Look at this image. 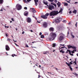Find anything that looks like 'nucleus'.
Segmentation results:
<instances>
[{"mask_svg":"<svg viewBox=\"0 0 78 78\" xmlns=\"http://www.w3.org/2000/svg\"><path fill=\"white\" fill-rule=\"evenodd\" d=\"M56 37V33L51 32L50 34V37L49 38V41H53L55 40V37Z\"/></svg>","mask_w":78,"mask_h":78,"instance_id":"obj_1","label":"nucleus"},{"mask_svg":"<svg viewBox=\"0 0 78 78\" xmlns=\"http://www.w3.org/2000/svg\"><path fill=\"white\" fill-rule=\"evenodd\" d=\"M58 11H54L50 13L49 16H54L58 14Z\"/></svg>","mask_w":78,"mask_h":78,"instance_id":"obj_2","label":"nucleus"},{"mask_svg":"<svg viewBox=\"0 0 78 78\" xmlns=\"http://www.w3.org/2000/svg\"><path fill=\"white\" fill-rule=\"evenodd\" d=\"M48 8L49 10H52V9H54V8H55L54 6L53 5H49Z\"/></svg>","mask_w":78,"mask_h":78,"instance_id":"obj_3","label":"nucleus"},{"mask_svg":"<svg viewBox=\"0 0 78 78\" xmlns=\"http://www.w3.org/2000/svg\"><path fill=\"white\" fill-rule=\"evenodd\" d=\"M60 19L59 18H56L55 20V23H59L60 22Z\"/></svg>","mask_w":78,"mask_h":78,"instance_id":"obj_4","label":"nucleus"},{"mask_svg":"<svg viewBox=\"0 0 78 78\" xmlns=\"http://www.w3.org/2000/svg\"><path fill=\"white\" fill-rule=\"evenodd\" d=\"M16 7H17V9L19 11L20 10L22 9V6L19 5V4H17L16 5Z\"/></svg>","mask_w":78,"mask_h":78,"instance_id":"obj_5","label":"nucleus"},{"mask_svg":"<svg viewBox=\"0 0 78 78\" xmlns=\"http://www.w3.org/2000/svg\"><path fill=\"white\" fill-rule=\"evenodd\" d=\"M27 21L28 23H31V20L30 18L27 17Z\"/></svg>","mask_w":78,"mask_h":78,"instance_id":"obj_6","label":"nucleus"},{"mask_svg":"<svg viewBox=\"0 0 78 78\" xmlns=\"http://www.w3.org/2000/svg\"><path fill=\"white\" fill-rule=\"evenodd\" d=\"M66 64H67L68 66H69V68L70 70H71V71H72V68L71 67V65H70V64L69 63H68L67 62H66Z\"/></svg>","mask_w":78,"mask_h":78,"instance_id":"obj_7","label":"nucleus"},{"mask_svg":"<svg viewBox=\"0 0 78 78\" xmlns=\"http://www.w3.org/2000/svg\"><path fill=\"white\" fill-rule=\"evenodd\" d=\"M64 38V37L63 36H62V35L60 36L59 38V41H62V40H63Z\"/></svg>","mask_w":78,"mask_h":78,"instance_id":"obj_8","label":"nucleus"},{"mask_svg":"<svg viewBox=\"0 0 78 78\" xmlns=\"http://www.w3.org/2000/svg\"><path fill=\"white\" fill-rule=\"evenodd\" d=\"M43 27H44V28H47V22H44L43 24Z\"/></svg>","mask_w":78,"mask_h":78,"instance_id":"obj_9","label":"nucleus"},{"mask_svg":"<svg viewBox=\"0 0 78 78\" xmlns=\"http://www.w3.org/2000/svg\"><path fill=\"white\" fill-rule=\"evenodd\" d=\"M5 50H6V51H9L10 48L8 45H5Z\"/></svg>","mask_w":78,"mask_h":78,"instance_id":"obj_10","label":"nucleus"},{"mask_svg":"<svg viewBox=\"0 0 78 78\" xmlns=\"http://www.w3.org/2000/svg\"><path fill=\"white\" fill-rule=\"evenodd\" d=\"M41 18H42L44 19H47V16H45L44 15H42L41 16Z\"/></svg>","mask_w":78,"mask_h":78,"instance_id":"obj_11","label":"nucleus"},{"mask_svg":"<svg viewBox=\"0 0 78 78\" xmlns=\"http://www.w3.org/2000/svg\"><path fill=\"white\" fill-rule=\"evenodd\" d=\"M49 31H52V32H53V31H54V28L53 27H50L49 29Z\"/></svg>","mask_w":78,"mask_h":78,"instance_id":"obj_12","label":"nucleus"},{"mask_svg":"<svg viewBox=\"0 0 78 78\" xmlns=\"http://www.w3.org/2000/svg\"><path fill=\"white\" fill-rule=\"evenodd\" d=\"M28 12H27V11H25L24 13V15L25 16H28Z\"/></svg>","mask_w":78,"mask_h":78,"instance_id":"obj_13","label":"nucleus"},{"mask_svg":"<svg viewBox=\"0 0 78 78\" xmlns=\"http://www.w3.org/2000/svg\"><path fill=\"white\" fill-rule=\"evenodd\" d=\"M57 5L58 6V8L60 7V6H61V3L59 2H58V3L57 4Z\"/></svg>","mask_w":78,"mask_h":78,"instance_id":"obj_14","label":"nucleus"},{"mask_svg":"<svg viewBox=\"0 0 78 78\" xmlns=\"http://www.w3.org/2000/svg\"><path fill=\"white\" fill-rule=\"evenodd\" d=\"M32 10L33 11V12L34 13H35V12H36V10L34 8H32Z\"/></svg>","mask_w":78,"mask_h":78,"instance_id":"obj_15","label":"nucleus"},{"mask_svg":"<svg viewBox=\"0 0 78 78\" xmlns=\"http://www.w3.org/2000/svg\"><path fill=\"white\" fill-rule=\"evenodd\" d=\"M63 49H62L60 51V52L61 53H62L63 54L65 53V51H63Z\"/></svg>","mask_w":78,"mask_h":78,"instance_id":"obj_16","label":"nucleus"},{"mask_svg":"<svg viewBox=\"0 0 78 78\" xmlns=\"http://www.w3.org/2000/svg\"><path fill=\"white\" fill-rule=\"evenodd\" d=\"M67 47H68V48H71L72 47V46H71L70 45H68Z\"/></svg>","mask_w":78,"mask_h":78,"instance_id":"obj_17","label":"nucleus"},{"mask_svg":"<svg viewBox=\"0 0 78 78\" xmlns=\"http://www.w3.org/2000/svg\"><path fill=\"white\" fill-rule=\"evenodd\" d=\"M77 11H76V10L75 9L73 11V13H74V14H76Z\"/></svg>","mask_w":78,"mask_h":78,"instance_id":"obj_18","label":"nucleus"},{"mask_svg":"<svg viewBox=\"0 0 78 78\" xmlns=\"http://www.w3.org/2000/svg\"><path fill=\"white\" fill-rule=\"evenodd\" d=\"M48 53H49V52H43V54H46V55H48Z\"/></svg>","mask_w":78,"mask_h":78,"instance_id":"obj_19","label":"nucleus"},{"mask_svg":"<svg viewBox=\"0 0 78 78\" xmlns=\"http://www.w3.org/2000/svg\"><path fill=\"white\" fill-rule=\"evenodd\" d=\"M3 3V0H0V4H2Z\"/></svg>","mask_w":78,"mask_h":78,"instance_id":"obj_20","label":"nucleus"},{"mask_svg":"<svg viewBox=\"0 0 78 78\" xmlns=\"http://www.w3.org/2000/svg\"><path fill=\"white\" fill-rule=\"evenodd\" d=\"M64 6H68V3L64 2Z\"/></svg>","mask_w":78,"mask_h":78,"instance_id":"obj_21","label":"nucleus"},{"mask_svg":"<svg viewBox=\"0 0 78 78\" xmlns=\"http://www.w3.org/2000/svg\"><path fill=\"white\" fill-rule=\"evenodd\" d=\"M59 36H64V34H63L62 33H61L59 34Z\"/></svg>","mask_w":78,"mask_h":78,"instance_id":"obj_22","label":"nucleus"},{"mask_svg":"<svg viewBox=\"0 0 78 78\" xmlns=\"http://www.w3.org/2000/svg\"><path fill=\"white\" fill-rule=\"evenodd\" d=\"M76 59H75V61L73 62V64H75V65H76Z\"/></svg>","mask_w":78,"mask_h":78,"instance_id":"obj_23","label":"nucleus"},{"mask_svg":"<svg viewBox=\"0 0 78 78\" xmlns=\"http://www.w3.org/2000/svg\"><path fill=\"white\" fill-rule=\"evenodd\" d=\"M41 38H42V39H43V38H44V35H41Z\"/></svg>","mask_w":78,"mask_h":78,"instance_id":"obj_24","label":"nucleus"},{"mask_svg":"<svg viewBox=\"0 0 78 78\" xmlns=\"http://www.w3.org/2000/svg\"><path fill=\"white\" fill-rule=\"evenodd\" d=\"M62 9H61L58 12V13L62 12Z\"/></svg>","mask_w":78,"mask_h":78,"instance_id":"obj_25","label":"nucleus"},{"mask_svg":"<svg viewBox=\"0 0 78 78\" xmlns=\"http://www.w3.org/2000/svg\"><path fill=\"white\" fill-rule=\"evenodd\" d=\"M43 3L45 5H48V2H43Z\"/></svg>","mask_w":78,"mask_h":78,"instance_id":"obj_26","label":"nucleus"},{"mask_svg":"<svg viewBox=\"0 0 78 78\" xmlns=\"http://www.w3.org/2000/svg\"><path fill=\"white\" fill-rule=\"evenodd\" d=\"M49 16V13H47L45 15V16Z\"/></svg>","mask_w":78,"mask_h":78,"instance_id":"obj_27","label":"nucleus"},{"mask_svg":"<svg viewBox=\"0 0 78 78\" xmlns=\"http://www.w3.org/2000/svg\"><path fill=\"white\" fill-rule=\"evenodd\" d=\"M52 47H56V44H53Z\"/></svg>","mask_w":78,"mask_h":78,"instance_id":"obj_28","label":"nucleus"},{"mask_svg":"<svg viewBox=\"0 0 78 78\" xmlns=\"http://www.w3.org/2000/svg\"><path fill=\"white\" fill-rule=\"evenodd\" d=\"M72 48H73V49H75L76 48V47L75 46H72Z\"/></svg>","mask_w":78,"mask_h":78,"instance_id":"obj_29","label":"nucleus"},{"mask_svg":"<svg viewBox=\"0 0 78 78\" xmlns=\"http://www.w3.org/2000/svg\"><path fill=\"white\" fill-rule=\"evenodd\" d=\"M73 73L74 74V75H76V76H78L77 75H78V74H76V73Z\"/></svg>","mask_w":78,"mask_h":78,"instance_id":"obj_30","label":"nucleus"},{"mask_svg":"<svg viewBox=\"0 0 78 78\" xmlns=\"http://www.w3.org/2000/svg\"><path fill=\"white\" fill-rule=\"evenodd\" d=\"M33 67H35V66H36V64L35 63H33Z\"/></svg>","mask_w":78,"mask_h":78,"instance_id":"obj_31","label":"nucleus"},{"mask_svg":"<svg viewBox=\"0 0 78 78\" xmlns=\"http://www.w3.org/2000/svg\"><path fill=\"white\" fill-rule=\"evenodd\" d=\"M48 1L50 2H53V1H54V0H49Z\"/></svg>","mask_w":78,"mask_h":78,"instance_id":"obj_32","label":"nucleus"},{"mask_svg":"<svg viewBox=\"0 0 78 78\" xmlns=\"http://www.w3.org/2000/svg\"><path fill=\"white\" fill-rule=\"evenodd\" d=\"M71 53H75V51H74L73 50V51H71Z\"/></svg>","mask_w":78,"mask_h":78,"instance_id":"obj_33","label":"nucleus"},{"mask_svg":"<svg viewBox=\"0 0 78 78\" xmlns=\"http://www.w3.org/2000/svg\"><path fill=\"white\" fill-rule=\"evenodd\" d=\"M53 5H54L55 7H56V5L55 4H53Z\"/></svg>","mask_w":78,"mask_h":78,"instance_id":"obj_34","label":"nucleus"},{"mask_svg":"<svg viewBox=\"0 0 78 78\" xmlns=\"http://www.w3.org/2000/svg\"><path fill=\"white\" fill-rule=\"evenodd\" d=\"M67 51H68V52H69V53L70 52H71V51H70V50H69V49H68L67 50Z\"/></svg>","mask_w":78,"mask_h":78,"instance_id":"obj_35","label":"nucleus"},{"mask_svg":"<svg viewBox=\"0 0 78 78\" xmlns=\"http://www.w3.org/2000/svg\"><path fill=\"white\" fill-rule=\"evenodd\" d=\"M35 5H36V6H37V2H35Z\"/></svg>","mask_w":78,"mask_h":78,"instance_id":"obj_36","label":"nucleus"},{"mask_svg":"<svg viewBox=\"0 0 78 78\" xmlns=\"http://www.w3.org/2000/svg\"><path fill=\"white\" fill-rule=\"evenodd\" d=\"M38 1H39V0H36V1H34V2H38Z\"/></svg>","mask_w":78,"mask_h":78,"instance_id":"obj_37","label":"nucleus"},{"mask_svg":"<svg viewBox=\"0 0 78 78\" xmlns=\"http://www.w3.org/2000/svg\"><path fill=\"white\" fill-rule=\"evenodd\" d=\"M73 51H76V49H74L73 50Z\"/></svg>","mask_w":78,"mask_h":78,"instance_id":"obj_38","label":"nucleus"},{"mask_svg":"<svg viewBox=\"0 0 78 78\" xmlns=\"http://www.w3.org/2000/svg\"><path fill=\"white\" fill-rule=\"evenodd\" d=\"M69 64H71L72 65V64H73V63H72L71 62H69Z\"/></svg>","mask_w":78,"mask_h":78,"instance_id":"obj_39","label":"nucleus"},{"mask_svg":"<svg viewBox=\"0 0 78 78\" xmlns=\"http://www.w3.org/2000/svg\"><path fill=\"white\" fill-rule=\"evenodd\" d=\"M64 44L62 45V44H60V47H61V46H64Z\"/></svg>","mask_w":78,"mask_h":78,"instance_id":"obj_40","label":"nucleus"},{"mask_svg":"<svg viewBox=\"0 0 78 78\" xmlns=\"http://www.w3.org/2000/svg\"><path fill=\"white\" fill-rule=\"evenodd\" d=\"M31 0H27V2H30Z\"/></svg>","mask_w":78,"mask_h":78,"instance_id":"obj_41","label":"nucleus"},{"mask_svg":"<svg viewBox=\"0 0 78 78\" xmlns=\"http://www.w3.org/2000/svg\"><path fill=\"white\" fill-rule=\"evenodd\" d=\"M23 1L25 3H27V1L26 0H23Z\"/></svg>","mask_w":78,"mask_h":78,"instance_id":"obj_42","label":"nucleus"},{"mask_svg":"<svg viewBox=\"0 0 78 78\" xmlns=\"http://www.w3.org/2000/svg\"><path fill=\"white\" fill-rule=\"evenodd\" d=\"M26 47H28V48L29 47L28 46L27 44L26 45Z\"/></svg>","mask_w":78,"mask_h":78,"instance_id":"obj_43","label":"nucleus"},{"mask_svg":"<svg viewBox=\"0 0 78 78\" xmlns=\"http://www.w3.org/2000/svg\"><path fill=\"white\" fill-rule=\"evenodd\" d=\"M15 55H14V54H12V57H14Z\"/></svg>","mask_w":78,"mask_h":78,"instance_id":"obj_44","label":"nucleus"},{"mask_svg":"<svg viewBox=\"0 0 78 78\" xmlns=\"http://www.w3.org/2000/svg\"><path fill=\"white\" fill-rule=\"evenodd\" d=\"M57 2H58V1H57V0H55L54 1V2H55V3H56Z\"/></svg>","mask_w":78,"mask_h":78,"instance_id":"obj_45","label":"nucleus"},{"mask_svg":"<svg viewBox=\"0 0 78 78\" xmlns=\"http://www.w3.org/2000/svg\"><path fill=\"white\" fill-rule=\"evenodd\" d=\"M42 35V32H40L39 34L40 36H41Z\"/></svg>","mask_w":78,"mask_h":78,"instance_id":"obj_46","label":"nucleus"},{"mask_svg":"<svg viewBox=\"0 0 78 78\" xmlns=\"http://www.w3.org/2000/svg\"><path fill=\"white\" fill-rule=\"evenodd\" d=\"M10 40H11V39H10L8 38L7 41H10Z\"/></svg>","mask_w":78,"mask_h":78,"instance_id":"obj_47","label":"nucleus"},{"mask_svg":"<svg viewBox=\"0 0 78 78\" xmlns=\"http://www.w3.org/2000/svg\"><path fill=\"white\" fill-rule=\"evenodd\" d=\"M24 9H25L27 10V7H25L24 8Z\"/></svg>","mask_w":78,"mask_h":78,"instance_id":"obj_48","label":"nucleus"},{"mask_svg":"<svg viewBox=\"0 0 78 78\" xmlns=\"http://www.w3.org/2000/svg\"><path fill=\"white\" fill-rule=\"evenodd\" d=\"M69 14H71L72 13V11H69Z\"/></svg>","mask_w":78,"mask_h":78,"instance_id":"obj_49","label":"nucleus"},{"mask_svg":"<svg viewBox=\"0 0 78 78\" xmlns=\"http://www.w3.org/2000/svg\"><path fill=\"white\" fill-rule=\"evenodd\" d=\"M75 26H76V27L77 26V22H76V24H75Z\"/></svg>","mask_w":78,"mask_h":78,"instance_id":"obj_50","label":"nucleus"},{"mask_svg":"<svg viewBox=\"0 0 78 78\" xmlns=\"http://www.w3.org/2000/svg\"><path fill=\"white\" fill-rule=\"evenodd\" d=\"M5 28H9V27H8V26H5Z\"/></svg>","mask_w":78,"mask_h":78,"instance_id":"obj_51","label":"nucleus"},{"mask_svg":"<svg viewBox=\"0 0 78 78\" xmlns=\"http://www.w3.org/2000/svg\"><path fill=\"white\" fill-rule=\"evenodd\" d=\"M71 36L73 37V38H74V37H75V36H74V35H71Z\"/></svg>","mask_w":78,"mask_h":78,"instance_id":"obj_52","label":"nucleus"},{"mask_svg":"<svg viewBox=\"0 0 78 78\" xmlns=\"http://www.w3.org/2000/svg\"><path fill=\"white\" fill-rule=\"evenodd\" d=\"M12 21H14V20L13 18H12Z\"/></svg>","mask_w":78,"mask_h":78,"instance_id":"obj_53","label":"nucleus"},{"mask_svg":"<svg viewBox=\"0 0 78 78\" xmlns=\"http://www.w3.org/2000/svg\"><path fill=\"white\" fill-rule=\"evenodd\" d=\"M40 77H41V76L39 75H38V78H40Z\"/></svg>","mask_w":78,"mask_h":78,"instance_id":"obj_54","label":"nucleus"},{"mask_svg":"<svg viewBox=\"0 0 78 78\" xmlns=\"http://www.w3.org/2000/svg\"><path fill=\"white\" fill-rule=\"evenodd\" d=\"M70 55H71V56H73V54H71Z\"/></svg>","mask_w":78,"mask_h":78,"instance_id":"obj_55","label":"nucleus"},{"mask_svg":"<svg viewBox=\"0 0 78 78\" xmlns=\"http://www.w3.org/2000/svg\"><path fill=\"white\" fill-rule=\"evenodd\" d=\"M74 3L75 4H77V3H78V2H75Z\"/></svg>","mask_w":78,"mask_h":78,"instance_id":"obj_56","label":"nucleus"},{"mask_svg":"<svg viewBox=\"0 0 78 78\" xmlns=\"http://www.w3.org/2000/svg\"><path fill=\"white\" fill-rule=\"evenodd\" d=\"M64 48V47H61V48H60V49H62V48Z\"/></svg>","mask_w":78,"mask_h":78,"instance_id":"obj_57","label":"nucleus"},{"mask_svg":"<svg viewBox=\"0 0 78 78\" xmlns=\"http://www.w3.org/2000/svg\"><path fill=\"white\" fill-rule=\"evenodd\" d=\"M6 37H7L8 36V34H6V33H5Z\"/></svg>","mask_w":78,"mask_h":78,"instance_id":"obj_58","label":"nucleus"},{"mask_svg":"<svg viewBox=\"0 0 78 78\" xmlns=\"http://www.w3.org/2000/svg\"><path fill=\"white\" fill-rule=\"evenodd\" d=\"M63 22H66V20H64L63 21Z\"/></svg>","mask_w":78,"mask_h":78,"instance_id":"obj_59","label":"nucleus"},{"mask_svg":"<svg viewBox=\"0 0 78 78\" xmlns=\"http://www.w3.org/2000/svg\"><path fill=\"white\" fill-rule=\"evenodd\" d=\"M37 22H38V23H41V22H39V21H37Z\"/></svg>","mask_w":78,"mask_h":78,"instance_id":"obj_60","label":"nucleus"},{"mask_svg":"<svg viewBox=\"0 0 78 78\" xmlns=\"http://www.w3.org/2000/svg\"><path fill=\"white\" fill-rule=\"evenodd\" d=\"M34 43H35V42H36V41H34V42H32V43L34 44Z\"/></svg>","mask_w":78,"mask_h":78,"instance_id":"obj_61","label":"nucleus"},{"mask_svg":"<svg viewBox=\"0 0 78 78\" xmlns=\"http://www.w3.org/2000/svg\"><path fill=\"white\" fill-rule=\"evenodd\" d=\"M0 11H3V9H1V10H0Z\"/></svg>","mask_w":78,"mask_h":78,"instance_id":"obj_62","label":"nucleus"},{"mask_svg":"<svg viewBox=\"0 0 78 78\" xmlns=\"http://www.w3.org/2000/svg\"><path fill=\"white\" fill-rule=\"evenodd\" d=\"M39 68H41V65H39Z\"/></svg>","mask_w":78,"mask_h":78,"instance_id":"obj_63","label":"nucleus"},{"mask_svg":"<svg viewBox=\"0 0 78 78\" xmlns=\"http://www.w3.org/2000/svg\"><path fill=\"white\" fill-rule=\"evenodd\" d=\"M24 33H25V32H23L22 33V34H24Z\"/></svg>","mask_w":78,"mask_h":78,"instance_id":"obj_64","label":"nucleus"}]
</instances>
